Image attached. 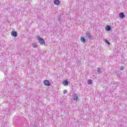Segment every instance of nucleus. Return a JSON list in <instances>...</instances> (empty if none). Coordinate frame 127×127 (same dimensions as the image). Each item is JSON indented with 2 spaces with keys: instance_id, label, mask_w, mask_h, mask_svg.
<instances>
[{
  "instance_id": "nucleus-14",
  "label": "nucleus",
  "mask_w": 127,
  "mask_h": 127,
  "mask_svg": "<svg viewBox=\"0 0 127 127\" xmlns=\"http://www.w3.org/2000/svg\"><path fill=\"white\" fill-rule=\"evenodd\" d=\"M105 42L107 43V44H108V45H110V42L108 41V40H105Z\"/></svg>"
},
{
  "instance_id": "nucleus-8",
  "label": "nucleus",
  "mask_w": 127,
  "mask_h": 127,
  "mask_svg": "<svg viewBox=\"0 0 127 127\" xmlns=\"http://www.w3.org/2000/svg\"><path fill=\"white\" fill-rule=\"evenodd\" d=\"M119 16L120 18H124L125 17V14L123 12H121L119 14Z\"/></svg>"
},
{
  "instance_id": "nucleus-15",
  "label": "nucleus",
  "mask_w": 127,
  "mask_h": 127,
  "mask_svg": "<svg viewBox=\"0 0 127 127\" xmlns=\"http://www.w3.org/2000/svg\"><path fill=\"white\" fill-rule=\"evenodd\" d=\"M124 69H125V67H124V66H121V67H120V70H124Z\"/></svg>"
},
{
  "instance_id": "nucleus-11",
  "label": "nucleus",
  "mask_w": 127,
  "mask_h": 127,
  "mask_svg": "<svg viewBox=\"0 0 127 127\" xmlns=\"http://www.w3.org/2000/svg\"><path fill=\"white\" fill-rule=\"evenodd\" d=\"M92 83H93V81H92V80L89 79L88 80V85H92Z\"/></svg>"
},
{
  "instance_id": "nucleus-4",
  "label": "nucleus",
  "mask_w": 127,
  "mask_h": 127,
  "mask_svg": "<svg viewBox=\"0 0 127 127\" xmlns=\"http://www.w3.org/2000/svg\"><path fill=\"white\" fill-rule=\"evenodd\" d=\"M11 35V36H13V37H17V32L14 31H12Z\"/></svg>"
},
{
  "instance_id": "nucleus-2",
  "label": "nucleus",
  "mask_w": 127,
  "mask_h": 127,
  "mask_svg": "<svg viewBox=\"0 0 127 127\" xmlns=\"http://www.w3.org/2000/svg\"><path fill=\"white\" fill-rule=\"evenodd\" d=\"M85 38L86 39H92V34H91V32L87 31L85 33Z\"/></svg>"
},
{
  "instance_id": "nucleus-13",
  "label": "nucleus",
  "mask_w": 127,
  "mask_h": 127,
  "mask_svg": "<svg viewBox=\"0 0 127 127\" xmlns=\"http://www.w3.org/2000/svg\"><path fill=\"white\" fill-rule=\"evenodd\" d=\"M97 73H98L99 74H100V73H102V71H101V68H98L97 69Z\"/></svg>"
},
{
  "instance_id": "nucleus-1",
  "label": "nucleus",
  "mask_w": 127,
  "mask_h": 127,
  "mask_svg": "<svg viewBox=\"0 0 127 127\" xmlns=\"http://www.w3.org/2000/svg\"><path fill=\"white\" fill-rule=\"evenodd\" d=\"M37 39L38 40L39 43H40V45H45V41L44 39H42V38L37 36Z\"/></svg>"
},
{
  "instance_id": "nucleus-3",
  "label": "nucleus",
  "mask_w": 127,
  "mask_h": 127,
  "mask_svg": "<svg viewBox=\"0 0 127 127\" xmlns=\"http://www.w3.org/2000/svg\"><path fill=\"white\" fill-rule=\"evenodd\" d=\"M43 83L45 86H47L48 87H50V86H51V84H50V81L49 80H44Z\"/></svg>"
},
{
  "instance_id": "nucleus-10",
  "label": "nucleus",
  "mask_w": 127,
  "mask_h": 127,
  "mask_svg": "<svg viewBox=\"0 0 127 127\" xmlns=\"http://www.w3.org/2000/svg\"><path fill=\"white\" fill-rule=\"evenodd\" d=\"M63 84L64 85V86H67V85H68V84H69V81H67V80H64L63 82Z\"/></svg>"
},
{
  "instance_id": "nucleus-7",
  "label": "nucleus",
  "mask_w": 127,
  "mask_h": 127,
  "mask_svg": "<svg viewBox=\"0 0 127 127\" xmlns=\"http://www.w3.org/2000/svg\"><path fill=\"white\" fill-rule=\"evenodd\" d=\"M105 29L106 31H110L112 29V27L110 26L107 25L106 26Z\"/></svg>"
},
{
  "instance_id": "nucleus-17",
  "label": "nucleus",
  "mask_w": 127,
  "mask_h": 127,
  "mask_svg": "<svg viewBox=\"0 0 127 127\" xmlns=\"http://www.w3.org/2000/svg\"><path fill=\"white\" fill-rule=\"evenodd\" d=\"M58 21H60V20H61V18L60 17H58Z\"/></svg>"
},
{
  "instance_id": "nucleus-9",
  "label": "nucleus",
  "mask_w": 127,
  "mask_h": 127,
  "mask_svg": "<svg viewBox=\"0 0 127 127\" xmlns=\"http://www.w3.org/2000/svg\"><path fill=\"white\" fill-rule=\"evenodd\" d=\"M80 40L81 41V42H82V43H85V42H86V39H85V38L81 37L80 38Z\"/></svg>"
},
{
  "instance_id": "nucleus-6",
  "label": "nucleus",
  "mask_w": 127,
  "mask_h": 127,
  "mask_svg": "<svg viewBox=\"0 0 127 127\" xmlns=\"http://www.w3.org/2000/svg\"><path fill=\"white\" fill-rule=\"evenodd\" d=\"M54 3L56 5H59V4H60V0H55L54 1Z\"/></svg>"
},
{
  "instance_id": "nucleus-12",
  "label": "nucleus",
  "mask_w": 127,
  "mask_h": 127,
  "mask_svg": "<svg viewBox=\"0 0 127 127\" xmlns=\"http://www.w3.org/2000/svg\"><path fill=\"white\" fill-rule=\"evenodd\" d=\"M33 47H34V48H37V45L36 43H33Z\"/></svg>"
},
{
  "instance_id": "nucleus-16",
  "label": "nucleus",
  "mask_w": 127,
  "mask_h": 127,
  "mask_svg": "<svg viewBox=\"0 0 127 127\" xmlns=\"http://www.w3.org/2000/svg\"><path fill=\"white\" fill-rule=\"evenodd\" d=\"M67 93V91L66 90H64V94H66Z\"/></svg>"
},
{
  "instance_id": "nucleus-5",
  "label": "nucleus",
  "mask_w": 127,
  "mask_h": 127,
  "mask_svg": "<svg viewBox=\"0 0 127 127\" xmlns=\"http://www.w3.org/2000/svg\"><path fill=\"white\" fill-rule=\"evenodd\" d=\"M78 95L76 94H73L72 96V98L73 99V101H77L78 100Z\"/></svg>"
}]
</instances>
